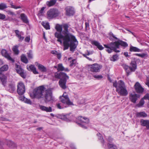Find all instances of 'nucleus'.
Returning a JSON list of instances; mask_svg holds the SVG:
<instances>
[{
	"mask_svg": "<svg viewBox=\"0 0 149 149\" xmlns=\"http://www.w3.org/2000/svg\"><path fill=\"white\" fill-rule=\"evenodd\" d=\"M144 99H148L149 100V94H146L143 98Z\"/></svg>",
	"mask_w": 149,
	"mask_h": 149,
	"instance_id": "nucleus-58",
	"label": "nucleus"
},
{
	"mask_svg": "<svg viewBox=\"0 0 149 149\" xmlns=\"http://www.w3.org/2000/svg\"><path fill=\"white\" fill-rule=\"evenodd\" d=\"M113 39L115 40L118 39L117 38L116 36H114V35L113 33H112V34H111V36L110 37V39L111 40H113Z\"/></svg>",
	"mask_w": 149,
	"mask_h": 149,
	"instance_id": "nucleus-48",
	"label": "nucleus"
},
{
	"mask_svg": "<svg viewBox=\"0 0 149 149\" xmlns=\"http://www.w3.org/2000/svg\"><path fill=\"white\" fill-rule=\"evenodd\" d=\"M104 46L106 48L108 49H106V51L109 53H111L112 51L116 52H120L119 50H117L113 42H111L110 43L106 45H104Z\"/></svg>",
	"mask_w": 149,
	"mask_h": 149,
	"instance_id": "nucleus-10",
	"label": "nucleus"
},
{
	"mask_svg": "<svg viewBox=\"0 0 149 149\" xmlns=\"http://www.w3.org/2000/svg\"><path fill=\"white\" fill-rule=\"evenodd\" d=\"M44 98H45L44 100L46 103L50 101H53L54 100V98L52 95V91L49 90H46L45 92Z\"/></svg>",
	"mask_w": 149,
	"mask_h": 149,
	"instance_id": "nucleus-12",
	"label": "nucleus"
},
{
	"mask_svg": "<svg viewBox=\"0 0 149 149\" xmlns=\"http://www.w3.org/2000/svg\"><path fill=\"white\" fill-rule=\"evenodd\" d=\"M28 57L29 58H33V55L31 51H29V52L27 53Z\"/></svg>",
	"mask_w": 149,
	"mask_h": 149,
	"instance_id": "nucleus-45",
	"label": "nucleus"
},
{
	"mask_svg": "<svg viewBox=\"0 0 149 149\" xmlns=\"http://www.w3.org/2000/svg\"><path fill=\"white\" fill-rule=\"evenodd\" d=\"M56 56H57V57L58 59H60L61 58V55L60 53H58Z\"/></svg>",
	"mask_w": 149,
	"mask_h": 149,
	"instance_id": "nucleus-61",
	"label": "nucleus"
},
{
	"mask_svg": "<svg viewBox=\"0 0 149 149\" xmlns=\"http://www.w3.org/2000/svg\"><path fill=\"white\" fill-rule=\"evenodd\" d=\"M83 56L84 57H85L87 59H88V60H89V61H92V59H91V58H89L88 57L87 55L86 54H84L83 55Z\"/></svg>",
	"mask_w": 149,
	"mask_h": 149,
	"instance_id": "nucleus-60",
	"label": "nucleus"
},
{
	"mask_svg": "<svg viewBox=\"0 0 149 149\" xmlns=\"http://www.w3.org/2000/svg\"><path fill=\"white\" fill-rule=\"evenodd\" d=\"M27 68L29 71H31L33 72L35 74H37L38 73L37 71L36 70V68L33 65H27Z\"/></svg>",
	"mask_w": 149,
	"mask_h": 149,
	"instance_id": "nucleus-21",
	"label": "nucleus"
},
{
	"mask_svg": "<svg viewBox=\"0 0 149 149\" xmlns=\"http://www.w3.org/2000/svg\"><path fill=\"white\" fill-rule=\"evenodd\" d=\"M11 8L15 9H17V8H20L19 6H15L13 5L12 4H10Z\"/></svg>",
	"mask_w": 149,
	"mask_h": 149,
	"instance_id": "nucleus-50",
	"label": "nucleus"
},
{
	"mask_svg": "<svg viewBox=\"0 0 149 149\" xmlns=\"http://www.w3.org/2000/svg\"><path fill=\"white\" fill-rule=\"evenodd\" d=\"M148 56V54L147 53H143L141 54V57L142 58H144Z\"/></svg>",
	"mask_w": 149,
	"mask_h": 149,
	"instance_id": "nucleus-46",
	"label": "nucleus"
},
{
	"mask_svg": "<svg viewBox=\"0 0 149 149\" xmlns=\"http://www.w3.org/2000/svg\"><path fill=\"white\" fill-rule=\"evenodd\" d=\"M10 15H12L13 17V18H12L11 19L12 20H13L15 18V15L13 13V12H10Z\"/></svg>",
	"mask_w": 149,
	"mask_h": 149,
	"instance_id": "nucleus-54",
	"label": "nucleus"
},
{
	"mask_svg": "<svg viewBox=\"0 0 149 149\" xmlns=\"http://www.w3.org/2000/svg\"><path fill=\"white\" fill-rule=\"evenodd\" d=\"M10 146L12 148H15L16 147V145L13 142L10 141Z\"/></svg>",
	"mask_w": 149,
	"mask_h": 149,
	"instance_id": "nucleus-47",
	"label": "nucleus"
},
{
	"mask_svg": "<svg viewBox=\"0 0 149 149\" xmlns=\"http://www.w3.org/2000/svg\"><path fill=\"white\" fill-rule=\"evenodd\" d=\"M63 71H64L66 72H68V71H69V70L68 68H64V70Z\"/></svg>",
	"mask_w": 149,
	"mask_h": 149,
	"instance_id": "nucleus-64",
	"label": "nucleus"
},
{
	"mask_svg": "<svg viewBox=\"0 0 149 149\" xmlns=\"http://www.w3.org/2000/svg\"><path fill=\"white\" fill-rule=\"evenodd\" d=\"M62 26L63 29L62 32L64 36L62 39L63 50L67 49L70 47V51L73 52L78 45V41L74 36L69 33L68 30L69 26L68 24H64L62 25Z\"/></svg>",
	"mask_w": 149,
	"mask_h": 149,
	"instance_id": "nucleus-1",
	"label": "nucleus"
},
{
	"mask_svg": "<svg viewBox=\"0 0 149 149\" xmlns=\"http://www.w3.org/2000/svg\"><path fill=\"white\" fill-rule=\"evenodd\" d=\"M77 120V123L79 126L83 128H87L89 123V120L88 118L79 116L78 117Z\"/></svg>",
	"mask_w": 149,
	"mask_h": 149,
	"instance_id": "nucleus-7",
	"label": "nucleus"
},
{
	"mask_svg": "<svg viewBox=\"0 0 149 149\" xmlns=\"http://www.w3.org/2000/svg\"><path fill=\"white\" fill-rule=\"evenodd\" d=\"M30 40V38L29 36H27L26 37L25 39V41L26 42H29Z\"/></svg>",
	"mask_w": 149,
	"mask_h": 149,
	"instance_id": "nucleus-57",
	"label": "nucleus"
},
{
	"mask_svg": "<svg viewBox=\"0 0 149 149\" xmlns=\"http://www.w3.org/2000/svg\"><path fill=\"white\" fill-rule=\"evenodd\" d=\"M130 50L131 52H141L143 51V50L140 49L137 47L131 46L130 47Z\"/></svg>",
	"mask_w": 149,
	"mask_h": 149,
	"instance_id": "nucleus-26",
	"label": "nucleus"
},
{
	"mask_svg": "<svg viewBox=\"0 0 149 149\" xmlns=\"http://www.w3.org/2000/svg\"><path fill=\"white\" fill-rule=\"evenodd\" d=\"M124 55L126 57H128L129 56L128 53L127 52H125L124 53Z\"/></svg>",
	"mask_w": 149,
	"mask_h": 149,
	"instance_id": "nucleus-62",
	"label": "nucleus"
},
{
	"mask_svg": "<svg viewBox=\"0 0 149 149\" xmlns=\"http://www.w3.org/2000/svg\"><path fill=\"white\" fill-rule=\"evenodd\" d=\"M108 146L109 149H118L116 146L112 144L108 143Z\"/></svg>",
	"mask_w": 149,
	"mask_h": 149,
	"instance_id": "nucleus-39",
	"label": "nucleus"
},
{
	"mask_svg": "<svg viewBox=\"0 0 149 149\" xmlns=\"http://www.w3.org/2000/svg\"><path fill=\"white\" fill-rule=\"evenodd\" d=\"M73 117L71 113L67 114L65 115L62 114L60 116V118L66 121H69L72 120Z\"/></svg>",
	"mask_w": 149,
	"mask_h": 149,
	"instance_id": "nucleus-17",
	"label": "nucleus"
},
{
	"mask_svg": "<svg viewBox=\"0 0 149 149\" xmlns=\"http://www.w3.org/2000/svg\"><path fill=\"white\" fill-rule=\"evenodd\" d=\"M42 25L46 29H50V26L49 23L48 22H42L41 23Z\"/></svg>",
	"mask_w": 149,
	"mask_h": 149,
	"instance_id": "nucleus-35",
	"label": "nucleus"
},
{
	"mask_svg": "<svg viewBox=\"0 0 149 149\" xmlns=\"http://www.w3.org/2000/svg\"><path fill=\"white\" fill-rule=\"evenodd\" d=\"M144 103V99L143 98L141 100L139 103L136 105V107H141L143 105Z\"/></svg>",
	"mask_w": 149,
	"mask_h": 149,
	"instance_id": "nucleus-37",
	"label": "nucleus"
},
{
	"mask_svg": "<svg viewBox=\"0 0 149 149\" xmlns=\"http://www.w3.org/2000/svg\"><path fill=\"white\" fill-rule=\"evenodd\" d=\"M54 76L56 78H59L60 77V74L57 72H56L55 73Z\"/></svg>",
	"mask_w": 149,
	"mask_h": 149,
	"instance_id": "nucleus-53",
	"label": "nucleus"
},
{
	"mask_svg": "<svg viewBox=\"0 0 149 149\" xmlns=\"http://www.w3.org/2000/svg\"><path fill=\"white\" fill-rule=\"evenodd\" d=\"M21 60L22 61L25 63H27L28 61L26 56L24 54L22 55L21 57Z\"/></svg>",
	"mask_w": 149,
	"mask_h": 149,
	"instance_id": "nucleus-34",
	"label": "nucleus"
},
{
	"mask_svg": "<svg viewBox=\"0 0 149 149\" xmlns=\"http://www.w3.org/2000/svg\"><path fill=\"white\" fill-rule=\"evenodd\" d=\"M85 26L86 29H88L89 28V22H87L85 23Z\"/></svg>",
	"mask_w": 149,
	"mask_h": 149,
	"instance_id": "nucleus-56",
	"label": "nucleus"
},
{
	"mask_svg": "<svg viewBox=\"0 0 149 149\" xmlns=\"http://www.w3.org/2000/svg\"><path fill=\"white\" fill-rule=\"evenodd\" d=\"M40 109L43 111L46 112H51L52 111V108L50 107H46L44 106L40 105H39Z\"/></svg>",
	"mask_w": 149,
	"mask_h": 149,
	"instance_id": "nucleus-22",
	"label": "nucleus"
},
{
	"mask_svg": "<svg viewBox=\"0 0 149 149\" xmlns=\"http://www.w3.org/2000/svg\"><path fill=\"white\" fill-rule=\"evenodd\" d=\"M141 123L142 126H146L148 129H149V120H141Z\"/></svg>",
	"mask_w": 149,
	"mask_h": 149,
	"instance_id": "nucleus-24",
	"label": "nucleus"
},
{
	"mask_svg": "<svg viewBox=\"0 0 149 149\" xmlns=\"http://www.w3.org/2000/svg\"><path fill=\"white\" fill-rule=\"evenodd\" d=\"M68 61H70V66L71 67L74 66L76 65L77 62V61L76 59H72L71 57L68 58Z\"/></svg>",
	"mask_w": 149,
	"mask_h": 149,
	"instance_id": "nucleus-29",
	"label": "nucleus"
},
{
	"mask_svg": "<svg viewBox=\"0 0 149 149\" xmlns=\"http://www.w3.org/2000/svg\"><path fill=\"white\" fill-rule=\"evenodd\" d=\"M118 56L117 54L113 55L112 57L110 58V60L112 61H115L118 59Z\"/></svg>",
	"mask_w": 149,
	"mask_h": 149,
	"instance_id": "nucleus-41",
	"label": "nucleus"
},
{
	"mask_svg": "<svg viewBox=\"0 0 149 149\" xmlns=\"http://www.w3.org/2000/svg\"><path fill=\"white\" fill-rule=\"evenodd\" d=\"M59 14L58 10L56 9L52 8L49 10L47 12V18L52 19L57 17Z\"/></svg>",
	"mask_w": 149,
	"mask_h": 149,
	"instance_id": "nucleus-11",
	"label": "nucleus"
},
{
	"mask_svg": "<svg viewBox=\"0 0 149 149\" xmlns=\"http://www.w3.org/2000/svg\"><path fill=\"white\" fill-rule=\"evenodd\" d=\"M21 19L23 22L26 24L29 23V20L27 19V16L24 13H22L20 15Z\"/></svg>",
	"mask_w": 149,
	"mask_h": 149,
	"instance_id": "nucleus-25",
	"label": "nucleus"
},
{
	"mask_svg": "<svg viewBox=\"0 0 149 149\" xmlns=\"http://www.w3.org/2000/svg\"><path fill=\"white\" fill-rule=\"evenodd\" d=\"M113 139L110 136H109L107 139V140L109 142H111L113 140Z\"/></svg>",
	"mask_w": 149,
	"mask_h": 149,
	"instance_id": "nucleus-55",
	"label": "nucleus"
},
{
	"mask_svg": "<svg viewBox=\"0 0 149 149\" xmlns=\"http://www.w3.org/2000/svg\"><path fill=\"white\" fill-rule=\"evenodd\" d=\"M57 1V0H50L49 1L47 2L46 4L47 6L50 7L54 5L56 3Z\"/></svg>",
	"mask_w": 149,
	"mask_h": 149,
	"instance_id": "nucleus-28",
	"label": "nucleus"
},
{
	"mask_svg": "<svg viewBox=\"0 0 149 149\" xmlns=\"http://www.w3.org/2000/svg\"><path fill=\"white\" fill-rule=\"evenodd\" d=\"M17 91L19 95H22L25 92V86L23 83L20 81L18 83Z\"/></svg>",
	"mask_w": 149,
	"mask_h": 149,
	"instance_id": "nucleus-14",
	"label": "nucleus"
},
{
	"mask_svg": "<svg viewBox=\"0 0 149 149\" xmlns=\"http://www.w3.org/2000/svg\"><path fill=\"white\" fill-rule=\"evenodd\" d=\"M37 66L38 69L41 72H46L47 70L45 67L42 64L37 63Z\"/></svg>",
	"mask_w": 149,
	"mask_h": 149,
	"instance_id": "nucleus-27",
	"label": "nucleus"
},
{
	"mask_svg": "<svg viewBox=\"0 0 149 149\" xmlns=\"http://www.w3.org/2000/svg\"><path fill=\"white\" fill-rule=\"evenodd\" d=\"M8 69V66L7 65H4L0 68V79L2 84L5 86L6 84L7 77L2 74V72L7 71Z\"/></svg>",
	"mask_w": 149,
	"mask_h": 149,
	"instance_id": "nucleus-8",
	"label": "nucleus"
},
{
	"mask_svg": "<svg viewBox=\"0 0 149 149\" xmlns=\"http://www.w3.org/2000/svg\"><path fill=\"white\" fill-rule=\"evenodd\" d=\"M118 6L116 4H114L112 5V8L113 10H117L118 8Z\"/></svg>",
	"mask_w": 149,
	"mask_h": 149,
	"instance_id": "nucleus-49",
	"label": "nucleus"
},
{
	"mask_svg": "<svg viewBox=\"0 0 149 149\" xmlns=\"http://www.w3.org/2000/svg\"><path fill=\"white\" fill-rule=\"evenodd\" d=\"M61 75L62 76L63 78L59 81V84L60 86L62 89H64L66 88V84L67 80L69 79V77L64 73H61Z\"/></svg>",
	"mask_w": 149,
	"mask_h": 149,
	"instance_id": "nucleus-9",
	"label": "nucleus"
},
{
	"mask_svg": "<svg viewBox=\"0 0 149 149\" xmlns=\"http://www.w3.org/2000/svg\"><path fill=\"white\" fill-rule=\"evenodd\" d=\"M96 79H101L103 78V77L101 75H95L93 76Z\"/></svg>",
	"mask_w": 149,
	"mask_h": 149,
	"instance_id": "nucleus-44",
	"label": "nucleus"
},
{
	"mask_svg": "<svg viewBox=\"0 0 149 149\" xmlns=\"http://www.w3.org/2000/svg\"><path fill=\"white\" fill-rule=\"evenodd\" d=\"M17 46H14L13 48L12 49L14 54L17 55L19 53V51L18 50Z\"/></svg>",
	"mask_w": 149,
	"mask_h": 149,
	"instance_id": "nucleus-36",
	"label": "nucleus"
},
{
	"mask_svg": "<svg viewBox=\"0 0 149 149\" xmlns=\"http://www.w3.org/2000/svg\"><path fill=\"white\" fill-rule=\"evenodd\" d=\"M51 53L55 55H56V54H57L58 52L56 51L53 50L51 51Z\"/></svg>",
	"mask_w": 149,
	"mask_h": 149,
	"instance_id": "nucleus-59",
	"label": "nucleus"
},
{
	"mask_svg": "<svg viewBox=\"0 0 149 149\" xmlns=\"http://www.w3.org/2000/svg\"><path fill=\"white\" fill-rule=\"evenodd\" d=\"M139 97V95L131 93L130 94L129 98L132 102L135 103L136 102L138 98Z\"/></svg>",
	"mask_w": 149,
	"mask_h": 149,
	"instance_id": "nucleus-20",
	"label": "nucleus"
},
{
	"mask_svg": "<svg viewBox=\"0 0 149 149\" xmlns=\"http://www.w3.org/2000/svg\"><path fill=\"white\" fill-rule=\"evenodd\" d=\"M1 54L3 56L7 58L8 60H9V55L6 50L2 49L1 51Z\"/></svg>",
	"mask_w": 149,
	"mask_h": 149,
	"instance_id": "nucleus-30",
	"label": "nucleus"
},
{
	"mask_svg": "<svg viewBox=\"0 0 149 149\" xmlns=\"http://www.w3.org/2000/svg\"><path fill=\"white\" fill-rule=\"evenodd\" d=\"M16 70L17 72L23 78L25 79L26 77V72L21 67L17 64L15 65Z\"/></svg>",
	"mask_w": 149,
	"mask_h": 149,
	"instance_id": "nucleus-15",
	"label": "nucleus"
},
{
	"mask_svg": "<svg viewBox=\"0 0 149 149\" xmlns=\"http://www.w3.org/2000/svg\"><path fill=\"white\" fill-rule=\"evenodd\" d=\"M136 115L137 117H146L147 115L145 112L142 111L137 113Z\"/></svg>",
	"mask_w": 149,
	"mask_h": 149,
	"instance_id": "nucleus-33",
	"label": "nucleus"
},
{
	"mask_svg": "<svg viewBox=\"0 0 149 149\" xmlns=\"http://www.w3.org/2000/svg\"><path fill=\"white\" fill-rule=\"evenodd\" d=\"M25 97L23 96H20L19 97V100L24 101Z\"/></svg>",
	"mask_w": 149,
	"mask_h": 149,
	"instance_id": "nucleus-51",
	"label": "nucleus"
},
{
	"mask_svg": "<svg viewBox=\"0 0 149 149\" xmlns=\"http://www.w3.org/2000/svg\"><path fill=\"white\" fill-rule=\"evenodd\" d=\"M55 29L57 31L54 34L55 37L58 38L57 41L61 44L62 43V39L64 37L62 34L63 30L62 25L56 24L55 26Z\"/></svg>",
	"mask_w": 149,
	"mask_h": 149,
	"instance_id": "nucleus-6",
	"label": "nucleus"
},
{
	"mask_svg": "<svg viewBox=\"0 0 149 149\" xmlns=\"http://www.w3.org/2000/svg\"><path fill=\"white\" fill-rule=\"evenodd\" d=\"M113 86L116 88V91L118 94L122 96H126L128 94L124 82L120 80L117 82L115 81L113 82Z\"/></svg>",
	"mask_w": 149,
	"mask_h": 149,
	"instance_id": "nucleus-2",
	"label": "nucleus"
},
{
	"mask_svg": "<svg viewBox=\"0 0 149 149\" xmlns=\"http://www.w3.org/2000/svg\"><path fill=\"white\" fill-rule=\"evenodd\" d=\"M113 43L117 49L119 48L120 45L124 47H127L128 46V44L126 42L120 40L114 42Z\"/></svg>",
	"mask_w": 149,
	"mask_h": 149,
	"instance_id": "nucleus-19",
	"label": "nucleus"
},
{
	"mask_svg": "<svg viewBox=\"0 0 149 149\" xmlns=\"http://www.w3.org/2000/svg\"><path fill=\"white\" fill-rule=\"evenodd\" d=\"M15 90V84L14 82L10 84V92L13 93Z\"/></svg>",
	"mask_w": 149,
	"mask_h": 149,
	"instance_id": "nucleus-32",
	"label": "nucleus"
},
{
	"mask_svg": "<svg viewBox=\"0 0 149 149\" xmlns=\"http://www.w3.org/2000/svg\"><path fill=\"white\" fill-rule=\"evenodd\" d=\"M6 8V5L3 3H2L0 4V10H3Z\"/></svg>",
	"mask_w": 149,
	"mask_h": 149,
	"instance_id": "nucleus-42",
	"label": "nucleus"
},
{
	"mask_svg": "<svg viewBox=\"0 0 149 149\" xmlns=\"http://www.w3.org/2000/svg\"><path fill=\"white\" fill-rule=\"evenodd\" d=\"M5 18L6 16L0 13V19H3Z\"/></svg>",
	"mask_w": 149,
	"mask_h": 149,
	"instance_id": "nucleus-52",
	"label": "nucleus"
},
{
	"mask_svg": "<svg viewBox=\"0 0 149 149\" xmlns=\"http://www.w3.org/2000/svg\"><path fill=\"white\" fill-rule=\"evenodd\" d=\"M97 135L98 136V139L99 140H100L102 144H104V141L100 133H98L97 134Z\"/></svg>",
	"mask_w": 149,
	"mask_h": 149,
	"instance_id": "nucleus-38",
	"label": "nucleus"
},
{
	"mask_svg": "<svg viewBox=\"0 0 149 149\" xmlns=\"http://www.w3.org/2000/svg\"><path fill=\"white\" fill-rule=\"evenodd\" d=\"M10 61H11L12 63H13L15 62V60L14 59L12 58L10 56Z\"/></svg>",
	"mask_w": 149,
	"mask_h": 149,
	"instance_id": "nucleus-63",
	"label": "nucleus"
},
{
	"mask_svg": "<svg viewBox=\"0 0 149 149\" xmlns=\"http://www.w3.org/2000/svg\"><path fill=\"white\" fill-rule=\"evenodd\" d=\"M102 65L94 63L88 65V70L93 72H97L100 71V70L102 68Z\"/></svg>",
	"mask_w": 149,
	"mask_h": 149,
	"instance_id": "nucleus-13",
	"label": "nucleus"
},
{
	"mask_svg": "<svg viewBox=\"0 0 149 149\" xmlns=\"http://www.w3.org/2000/svg\"><path fill=\"white\" fill-rule=\"evenodd\" d=\"M45 92L44 87L43 86H40L34 89L33 92L30 94V96L33 99L44 98Z\"/></svg>",
	"mask_w": 149,
	"mask_h": 149,
	"instance_id": "nucleus-4",
	"label": "nucleus"
},
{
	"mask_svg": "<svg viewBox=\"0 0 149 149\" xmlns=\"http://www.w3.org/2000/svg\"><path fill=\"white\" fill-rule=\"evenodd\" d=\"M91 43L92 44L97 46V48L100 50H102L104 49V47L97 41H92Z\"/></svg>",
	"mask_w": 149,
	"mask_h": 149,
	"instance_id": "nucleus-23",
	"label": "nucleus"
},
{
	"mask_svg": "<svg viewBox=\"0 0 149 149\" xmlns=\"http://www.w3.org/2000/svg\"><path fill=\"white\" fill-rule=\"evenodd\" d=\"M135 90L137 93H141L144 91V88L138 82H136L134 86Z\"/></svg>",
	"mask_w": 149,
	"mask_h": 149,
	"instance_id": "nucleus-18",
	"label": "nucleus"
},
{
	"mask_svg": "<svg viewBox=\"0 0 149 149\" xmlns=\"http://www.w3.org/2000/svg\"><path fill=\"white\" fill-rule=\"evenodd\" d=\"M15 33L16 36L18 37L19 39V40L22 41L23 40L24 37L23 36H22L21 35V33H20L19 31L18 30H16L15 31Z\"/></svg>",
	"mask_w": 149,
	"mask_h": 149,
	"instance_id": "nucleus-31",
	"label": "nucleus"
},
{
	"mask_svg": "<svg viewBox=\"0 0 149 149\" xmlns=\"http://www.w3.org/2000/svg\"><path fill=\"white\" fill-rule=\"evenodd\" d=\"M24 100H25L24 101V102L30 104H32V102L29 99L25 98Z\"/></svg>",
	"mask_w": 149,
	"mask_h": 149,
	"instance_id": "nucleus-43",
	"label": "nucleus"
},
{
	"mask_svg": "<svg viewBox=\"0 0 149 149\" xmlns=\"http://www.w3.org/2000/svg\"><path fill=\"white\" fill-rule=\"evenodd\" d=\"M60 100L62 102L61 103H57L56 106L59 109H62L67 107L68 106L73 105V103L70 100L67 93L65 92L63 95L60 97Z\"/></svg>",
	"mask_w": 149,
	"mask_h": 149,
	"instance_id": "nucleus-3",
	"label": "nucleus"
},
{
	"mask_svg": "<svg viewBox=\"0 0 149 149\" xmlns=\"http://www.w3.org/2000/svg\"><path fill=\"white\" fill-rule=\"evenodd\" d=\"M123 66L126 72L127 76H128L132 72H134L136 69L137 68L136 62L134 60H132L130 66L125 64H123Z\"/></svg>",
	"mask_w": 149,
	"mask_h": 149,
	"instance_id": "nucleus-5",
	"label": "nucleus"
},
{
	"mask_svg": "<svg viewBox=\"0 0 149 149\" xmlns=\"http://www.w3.org/2000/svg\"><path fill=\"white\" fill-rule=\"evenodd\" d=\"M65 10L66 15L68 16L73 15L75 13L74 8L72 6H68L67 7L65 8Z\"/></svg>",
	"mask_w": 149,
	"mask_h": 149,
	"instance_id": "nucleus-16",
	"label": "nucleus"
},
{
	"mask_svg": "<svg viewBox=\"0 0 149 149\" xmlns=\"http://www.w3.org/2000/svg\"><path fill=\"white\" fill-rule=\"evenodd\" d=\"M64 67L63 66L61 63H59L58 65L57 70L58 71H63L64 70Z\"/></svg>",
	"mask_w": 149,
	"mask_h": 149,
	"instance_id": "nucleus-40",
	"label": "nucleus"
}]
</instances>
